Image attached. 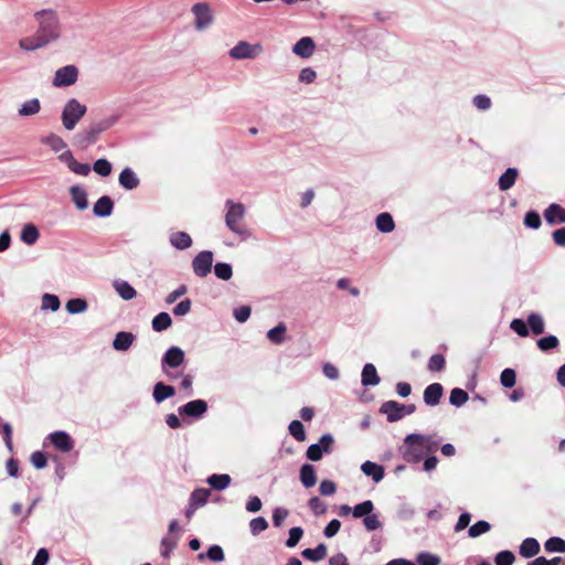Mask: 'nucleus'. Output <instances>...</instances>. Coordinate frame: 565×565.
Wrapping results in <instances>:
<instances>
[{
	"instance_id": "obj_64",
	"label": "nucleus",
	"mask_w": 565,
	"mask_h": 565,
	"mask_svg": "<svg viewBox=\"0 0 565 565\" xmlns=\"http://www.w3.org/2000/svg\"><path fill=\"white\" fill-rule=\"evenodd\" d=\"M308 505L309 508L311 509V511L316 514V515H321V514H324L326 511H327V505L324 504V502L318 498V497H313L311 498L309 501H308Z\"/></svg>"
},
{
	"instance_id": "obj_63",
	"label": "nucleus",
	"mask_w": 565,
	"mask_h": 565,
	"mask_svg": "<svg viewBox=\"0 0 565 565\" xmlns=\"http://www.w3.org/2000/svg\"><path fill=\"white\" fill-rule=\"evenodd\" d=\"M363 525L367 531H375L382 527V522L377 514L371 512L363 519Z\"/></svg>"
},
{
	"instance_id": "obj_1",
	"label": "nucleus",
	"mask_w": 565,
	"mask_h": 565,
	"mask_svg": "<svg viewBox=\"0 0 565 565\" xmlns=\"http://www.w3.org/2000/svg\"><path fill=\"white\" fill-rule=\"evenodd\" d=\"M38 23L36 34L46 44L57 41L61 36V23L56 11L43 9L34 13Z\"/></svg>"
},
{
	"instance_id": "obj_10",
	"label": "nucleus",
	"mask_w": 565,
	"mask_h": 565,
	"mask_svg": "<svg viewBox=\"0 0 565 565\" xmlns=\"http://www.w3.org/2000/svg\"><path fill=\"white\" fill-rule=\"evenodd\" d=\"M209 409L206 401L198 398L192 399L178 408V414L181 417H189L193 419L202 418Z\"/></svg>"
},
{
	"instance_id": "obj_61",
	"label": "nucleus",
	"mask_w": 565,
	"mask_h": 565,
	"mask_svg": "<svg viewBox=\"0 0 565 565\" xmlns=\"http://www.w3.org/2000/svg\"><path fill=\"white\" fill-rule=\"evenodd\" d=\"M515 556L511 551H501L494 557L495 565H512Z\"/></svg>"
},
{
	"instance_id": "obj_9",
	"label": "nucleus",
	"mask_w": 565,
	"mask_h": 565,
	"mask_svg": "<svg viewBox=\"0 0 565 565\" xmlns=\"http://www.w3.org/2000/svg\"><path fill=\"white\" fill-rule=\"evenodd\" d=\"M194 14V25L198 31L207 29L213 23V14L207 2H199L192 7Z\"/></svg>"
},
{
	"instance_id": "obj_60",
	"label": "nucleus",
	"mask_w": 565,
	"mask_h": 565,
	"mask_svg": "<svg viewBox=\"0 0 565 565\" xmlns=\"http://www.w3.org/2000/svg\"><path fill=\"white\" fill-rule=\"evenodd\" d=\"M303 535V530L300 526H295L289 530V536L286 541L287 547H295Z\"/></svg>"
},
{
	"instance_id": "obj_48",
	"label": "nucleus",
	"mask_w": 565,
	"mask_h": 565,
	"mask_svg": "<svg viewBox=\"0 0 565 565\" xmlns=\"http://www.w3.org/2000/svg\"><path fill=\"white\" fill-rule=\"evenodd\" d=\"M374 510V504L371 500H365L353 507L352 515L355 519L365 518Z\"/></svg>"
},
{
	"instance_id": "obj_52",
	"label": "nucleus",
	"mask_w": 565,
	"mask_h": 565,
	"mask_svg": "<svg viewBox=\"0 0 565 565\" xmlns=\"http://www.w3.org/2000/svg\"><path fill=\"white\" fill-rule=\"evenodd\" d=\"M500 383L505 388H511L516 383V373L513 369L507 367L500 374Z\"/></svg>"
},
{
	"instance_id": "obj_54",
	"label": "nucleus",
	"mask_w": 565,
	"mask_h": 565,
	"mask_svg": "<svg viewBox=\"0 0 565 565\" xmlns=\"http://www.w3.org/2000/svg\"><path fill=\"white\" fill-rule=\"evenodd\" d=\"M268 527V522L263 516H257L250 520L249 522V531L250 533L256 536L264 532Z\"/></svg>"
},
{
	"instance_id": "obj_14",
	"label": "nucleus",
	"mask_w": 565,
	"mask_h": 565,
	"mask_svg": "<svg viewBox=\"0 0 565 565\" xmlns=\"http://www.w3.org/2000/svg\"><path fill=\"white\" fill-rule=\"evenodd\" d=\"M380 412L386 415V419L390 423L397 422L405 416L403 404L396 401L384 402L380 408Z\"/></svg>"
},
{
	"instance_id": "obj_49",
	"label": "nucleus",
	"mask_w": 565,
	"mask_h": 565,
	"mask_svg": "<svg viewBox=\"0 0 565 565\" xmlns=\"http://www.w3.org/2000/svg\"><path fill=\"white\" fill-rule=\"evenodd\" d=\"M490 530L491 524L488 521L480 520L469 527L468 535L471 539H476L482 534L488 533Z\"/></svg>"
},
{
	"instance_id": "obj_38",
	"label": "nucleus",
	"mask_w": 565,
	"mask_h": 565,
	"mask_svg": "<svg viewBox=\"0 0 565 565\" xmlns=\"http://www.w3.org/2000/svg\"><path fill=\"white\" fill-rule=\"evenodd\" d=\"M39 236H40V233H39V230L38 227L32 224V223H28L23 226L22 231H21V234H20V238L21 241L26 244V245H33L36 243V241L39 239Z\"/></svg>"
},
{
	"instance_id": "obj_57",
	"label": "nucleus",
	"mask_w": 565,
	"mask_h": 565,
	"mask_svg": "<svg viewBox=\"0 0 565 565\" xmlns=\"http://www.w3.org/2000/svg\"><path fill=\"white\" fill-rule=\"evenodd\" d=\"M559 341L555 335L543 337L537 340V347L541 351L546 352L548 350L555 349L558 345Z\"/></svg>"
},
{
	"instance_id": "obj_34",
	"label": "nucleus",
	"mask_w": 565,
	"mask_h": 565,
	"mask_svg": "<svg viewBox=\"0 0 565 565\" xmlns=\"http://www.w3.org/2000/svg\"><path fill=\"white\" fill-rule=\"evenodd\" d=\"M232 478L227 473H214L207 477V484L217 491L225 490L231 484Z\"/></svg>"
},
{
	"instance_id": "obj_55",
	"label": "nucleus",
	"mask_w": 565,
	"mask_h": 565,
	"mask_svg": "<svg viewBox=\"0 0 565 565\" xmlns=\"http://www.w3.org/2000/svg\"><path fill=\"white\" fill-rule=\"evenodd\" d=\"M446 360L443 354H434L430 356L427 369L430 372H440L445 369Z\"/></svg>"
},
{
	"instance_id": "obj_56",
	"label": "nucleus",
	"mask_w": 565,
	"mask_h": 565,
	"mask_svg": "<svg viewBox=\"0 0 565 565\" xmlns=\"http://www.w3.org/2000/svg\"><path fill=\"white\" fill-rule=\"evenodd\" d=\"M510 328L522 338L529 337L530 331L527 327V321L525 322L522 319L515 318L511 321Z\"/></svg>"
},
{
	"instance_id": "obj_32",
	"label": "nucleus",
	"mask_w": 565,
	"mask_h": 565,
	"mask_svg": "<svg viewBox=\"0 0 565 565\" xmlns=\"http://www.w3.org/2000/svg\"><path fill=\"white\" fill-rule=\"evenodd\" d=\"M41 142L47 146L52 151L56 153L67 148V143L65 142V140L54 132H51L42 137Z\"/></svg>"
},
{
	"instance_id": "obj_3",
	"label": "nucleus",
	"mask_w": 565,
	"mask_h": 565,
	"mask_svg": "<svg viewBox=\"0 0 565 565\" xmlns=\"http://www.w3.org/2000/svg\"><path fill=\"white\" fill-rule=\"evenodd\" d=\"M224 222L226 227L235 235L243 238L249 237V231L244 225L246 215V206L241 202H235L232 199L225 201Z\"/></svg>"
},
{
	"instance_id": "obj_43",
	"label": "nucleus",
	"mask_w": 565,
	"mask_h": 565,
	"mask_svg": "<svg viewBox=\"0 0 565 565\" xmlns=\"http://www.w3.org/2000/svg\"><path fill=\"white\" fill-rule=\"evenodd\" d=\"M179 542L178 536L167 535L160 542V553L163 558H169Z\"/></svg>"
},
{
	"instance_id": "obj_33",
	"label": "nucleus",
	"mask_w": 565,
	"mask_h": 565,
	"mask_svg": "<svg viewBox=\"0 0 565 565\" xmlns=\"http://www.w3.org/2000/svg\"><path fill=\"white\" fill-rule=\"evenodd\" d=\"M519 552L522 557L531 558L539 554L540 543L534 537H527L521 543Z\"/></svg>"
},
{
	"instance_id": "obj_53",
	"label": "nucleus",
	"mask_w": 565,
	"mask_h": 565,
	"mask_svg": "<svg viewBox=\"0 0 565 565\" xmlns=\"http://www.w3.org/2000/svg\"><path fill=\"white\" fill-rule=\"evenodd\" d=\"M111 163L104 158L97 159L93 164V170L100 177H108L111 173Z\"/></svg>"
},
{
	"instance_id": "obj_30",
	"label": "nucleus",
	"mask_w": 565,
	"mask_h": 565,
	"mask_svg": "<svg viewBox=\"0 0 565 565\" xmlns=\"http://www.w3.org/2000/svg\"><path fill=\"white\" fill-rule=\"evenodd\" d=\"M519 175V170L516 168H508L498 180V186L501 191L510 190Z\"/></svg>"
},
{
	"instance_id": "obj_35",
	"label": "nucleus",
	"mask_w": 565,
	"mask_h": 565,
	"mask_svg": "<svg viewBox=\"0 0 565 565\" xmlns=\"http://www.w3.org/2000/svg\"><path fill=\"white\" fill-rule=\"evenodd\" d=\"M375 225L377 231L384 234L392 233L395 228V222L393 220V216L387 212L380 213L376 216Z\"/></svg>"
},
{
	"instance_id": "obj_21",
	"label": "nucleus",
	"mask_w": 565,
	"mask_h": 565,
	"mask_svg": "<svg viewBox=\"0 0 565 565\" xmlns=\"http://www.w3.org/2000/svg\"><path fill=\"white\" fill-rule=\"evenodd\" d=\"M114 210V202L108 195L99 198L93 206V213L98 217H108Z\"/></svg>"
},
{
	"instance_id": "obj_46",
	"label": "nucleus",
	"mask_w": 565,
	"mask_h": 565,
	"mask_svg": "<svg viewBox=\"0 0 565 565\" xmlns=\"http://www.w3.org/2000/svg\"><path fill=\"white\" fill-rule=\"evenodd\" d=\"M544 548L548 553H565V540L553 536L545 541Z\"/></svg>"
},
{
	"instance_id": "obj_26",
	"label": "nucleus",
	"mask_w": 565,
	"mask_h": 565,
	"mask_svg": "<svg viewBox=\"0 0 565 565\" xmlns=\"http://www.w3.org/2000/svg\"><path fill=\"white\" fill-rule=\"evenodd\" d=\"M41 110V102L39 98L34 97V98H30V99H26L25 102H23L19 109H18V115L20 117H31V116H35L40 113Z\"/></svg>"
},
{
	"instance_id": "obj_58",
	"label": "nucleus",
	"mask_w": 565,
	"mask_h": 565,
	"mask_svg": "<svg viewBox=\"0 0 565 565\" xmlns=\"http://www.w3.org/2000/svg\"><path fill=\"white\" fill-rule=\"evenodd\" d=\"M416 561L419 565H439L440 564V557L428 553V552H422L417 555Z\"/></svg>"
},
{
	"instance_id": "obj_23",
	"label": "nucleus",
	"mask_w": 565,
	"mask_h": 565,
	"mask_svg": "<svg viewBox=\"0 0 565 565\" xmlns=\"http://www.w3.org/2000/svg\"><path fill=\"white\" fill-rule=\"evenodd\" d=\"M361 470L365 476L371 477L375 483H379L384 478V468L376 462L366 460L362 463Z\"/></svg>"
},
{
	"instance_id": "obj_8",
	"label": "nucleus",
	"mask_w": 565,
	"mask_h": 565,
	"mask_svg": "<svg viewBox=\"0 0 565 565\" xmlns=\"http://www.w3.org/2000/svg\"><path fill=\"white\" fill-rule=\"evenodd\" d=\"M334 443V438L331 434H323L319 441L308 447L306 456L311 461H318L324 454L331 451V446Z\"/></svg>"
},
{
	"instance_id": "obj_29",
	"label": "nucleus",
	"mask_w": 565,
	"mask_h": 565,
	"mask_svg": "<svg viewBox=\"0 0 565 565\" xmlns=\"http://www.w3.org/2000/svg\"><path fill=\"white\" fill-rule=\"evenodd\" d=\"M70 194L73 203L79 211L87 209V193L84 188H82L81 185H72L70 188Z\"/></svg>"
},
{
	"instance_id": "obj_62",
	"label": "nucleus",
	"mask_w": 565,
	"mask_h": 565,
	"mask_svg": "<svg viewBox=\"0 0 565 565\" xmlns=\"http://www.w3.org/2000/svg\"><path fill=\"white\" fill-rule=\"evenodd\" d=\"M541 224H542L541 216L537 212L530 211L525 214V216H524V225L525 226L533 228V230H537L541 226Z\"/></svg>"
},
{
	"instance_id": "obj_37",
	"label": "nucleus",
	"mask_w": 565,
	"mask_h": 565,
	"mask_svg": "<svg viewBox=\"0 0 565 565\" xmlns=\"http://www.w3.org/2000/svg\"><path fill=\"white\" fill-rule=\"evenodd\" d=\"M301 555L310 562H320L327 556V546L320 543L315 548H305Z\"/></svg>"
},
{
	"instance_id": "obj_41",
	"label": "nucleus",
	"mask_w": 565,
	"mask_h": 565,
	"mask_svg": "<svg viewBox=\"0 0 565 565\" xmlns=\"http://www.w3.org/2000/svg\"><path fill=\"white\" fill-rule=\"evenodd\" d=\"M287 327L280 322L276 327L267 331V339L274 344H281L285 341Z\"/></svg>"
},
{
	"instance_id": "obj_39",
	"label": "nucleus",
	"mask_w": 565,
	"mask_h": 565,
	"mask_svg": "<svg viewBox=\"0 0 565 565\" xmlns=\"http://www.w3.org/2000/svg\"><path fill=\"white\" fill-rule=\"evenodd\" d=\"M172 319L168 312H160L151 321V327L156 332H162L170 328Z\"/></svg>"
},
{
	"instance_id": "obj_24",
	"label": "nucleus",
	"mask_w": 565,
	"mask_h": 565,
	"mask_svg": "<svg viewBox=\"0 0 565 565\" xmlns=\"http://www.w3.org/2000/svg\"><path fill=\"white\" fill-rule=\"evenodd\" d=\"M113 287L122 300H131L137 296L136 289L126 280L116 279L113 281Z\"/></svg>"
},
{
	"instance_id": "obj_19",
	"label": "nucleus",
	"mask_w": 565,
	"mask_h": 565,
	"mask_svg": "<svg viewBox=\"0 0 565 565\" xmlns=\"http://www.w3.org/2000/svg\"><path fill=\"white\" fill-rule=\"evenodd\" d=\"M136 339V335L128 331H119L115 334V338L113 340V348L116 351L125 352L130 349L134 341Z\"/></svg>"
},
{
	"instance_id": "obj_7",
	"label": "nucleus",
	"mask_w": 565,
	"mask_h": 565,
	"mask_svg": "<svg viewBox=\"0 0 565 565\" xmlns=\"http://www.w3.org/2000/svg\"><path fill=\"white\" fill-rule=\"evenodd\" d=\"M214 254L212 250H201L192 259L193 274L199 278H205L213 268Z\"/></svg>"
},
{
	"instance_id": "obj_36",
	"label": "nucleus",
	"mask_w": 565,
	"mask_h": 565,
	"mask_svg": "<svg viewBox=\"0 0 565 565\" xmlns=\"http://www.w3.org/2000/svg\"><path fill=\"white\" fill-rule=\"evenodd\" d=\"M211 495V491L206 488L195 489L190 495V505L193 509L203 507Z\"/></svg>"
},
{
	"instance_id": "obj_5",
	"label": "nucleus",
	"mask_w": 565,
	"mask_h": 565,
	"mask_svg": "<svg viewBox=\"0 0 565 565\" xmlns=\"http://www.w3.org/2000/svg\"><path fill=\"white\" fill-rule=\"evenodd\" d=\"M185 354L184 351L179 347H170L161 358V369L166 373V375L174 380L177 375H173L167 371V367L175 369L181 366L184 363Z\"/></svg>"
},
{
	"instance_id": "obj_59",
	"label": "nucleus",
	"mask_w": 565,
	"mask_h": 565,
	"mask_svg": "<svg viewBox=\"0 0 565 565\" xmlns=\"http://www.w3.org/2000/svg\"><path fill=\"white\" fill-rule=\"evenodd\" d=\"M472 105L478 110L486 111V110H489L491 108L492 102H491L489 96L483 95V94H479V95H476L473 97Z\"/></svg>"
},
{
	"instance_id": "obj_42",
	"label": "nucleus",
	"mask_w": 565,
	"mask_h": 565,
	"mask_svg": "<svg viewBox=\"0 0 565 565\" xmlns=\"http://www.w3.org/2000/svg\"><path fill=\"white\" fill-rule=\"evenodd\" d=\"M19 46L24 51L32 52L46 46V44L35 33L33 36L20 40Z\"/></svg>"
},
{
	"instance_id": "obj_25",
	"label": "nucleus",
	"mask_w": 565,
	"mask_h": 565,
	"mask_svg": "<svg viewBox=\"0 0 565 565\" xmlns=\"http://www.w3.org/2000/svg\"><path fill=\"white\" fill-rule=\"evenodd\" d=\"M381 379L376 367L372 363H366L362 369L361 383L363 386H375L380 384Z\"/></svg>"
},
{
	"instance_id": "obj_12",
	"label": "nucleus",
	"mask_w": 565,
	"mask_h": 565,
	"mask_svg": "<svg viewBox=\"0 0 565 565\" xmlns=\"http://www.w3.org/2000/svg\"><path fill=\"white\" fill-rule=\"evenodd\" d=\"M46 439L50 440L56 450L64 454L72 451L75 446V441L71 435L64 430L51 433L47 435Z\"/></svg>"
},
{
	"instance_id": "obj_20",
	"label": "nucleus",
	"mask_w": 565,
	"mask_h": 565,
	"mask_svg": "<svg viewBox=\"0 0 565 565\" xmlns=\"http://www.w3.org/2000/svg\"><path fill=\"white\" fill-rule=\"evenodd\" d=\"M170 244L178 250H185L193 244V239L186 232H173L169 236Z\"/></svg>"
},
{
	"instance_id": "obj_17",
	"label": "nucleus",
	"mask_w": 565,
	"mask_h": 565,
	"mask_svg": "<svg viewBox=\"0 0 565 565\" xmlns=\"http://www.w3.org/2000/svg\"><path fill=\"white\" fill-rule=\"evenodd\" d=\"M444 393V387L440 383H431L425 390L423 394L424 403L427 406H437L440 403V398Z\"/></svg>"
},
{
	"instance_id": "obj_28",
	"label": "nucleus",
	"mask_w": 565,
	"mask_h": 565,
	"mask_svg": "<svg viewBox=\"0 0 565 565\" xmlns=\"http://www.w3.org/2000/svg\"><path fill=\"white\" fill-rule=\"evenodd\" d=\"M299 478L305 488H312L317 483V475L315 467L310 463L302 465L300 467Z\"/></svg>"
},
{
	"instance_id": "obj_6",
	"label": "nucleus",
	"mask_w": 565,
	"mask_h": 565,
	"mask_svg": "<svg viewBox=\"0 0 565 565\" xmlns=\"http://www.w3.org/2000/svg\"><path fill=\"white\" fill-rule=\"evenodd\" d=\"M263 45L260 43L252 44L246 41H239L235 46H233L228 55L233 60H253L259 56L263 53Z\"/></svg>"
},
{
	"instance_id": "obj_22",
	"label": "nucleus",
	"mask_w": 565,
	"mask_h": 565,
	"mask_svg": "<svg viewBox=\"0 0 565 565\" xmlns=\"http://www.w3.org/2000/svg\"><path fill=\"white\" fill-rule=\"evenodd\" d=\"M175 395V388L163 382H158L153 386L152 397L157 404L162 403L167 398Z\"/></svg>"
},
{
	"instance_id": "obj_50",
	"label": "nucleus",
	"mask_w": 565,
	"mask_h": 565,
	"mask_svg": "<svg viewBox=\"0 0 565 565\" xmlns=\"http://www.w3.org/2000/svg\"><path fill=\"white\" fill-rule=\"evenodd\" d=\"M469 396L468 393L459 387L452 388L449 396V403L456 407L462 406Z\"/></svg>"
},
{
	"instance_id": "obj_27",
	"label": "nucleus",
	"mask_w": 565,
	"mask_h": 565,
	"mask_svg": "<svg viewBox=\"0 0 565 565\" xmlns=\"http://www.w3.org/2000/svg\"><path fill=\"white\" fill-rule=\"evenodd\" d=\"M544 217L548 224L565 223V210L553 203L545 210Z\"/></svg>"
},
{
	"instance_id": "obj_18",
	"label": "nucleus",
	"mask_w": 565,
	"mask_h": 565,
	"mask_svg": "<svg viewBox=\"0 0 565 565\" xmlns=\"http://www.w3.org/2000/svg\"><path fill=\"white\" fill-rule=\"evenodd\" d=\"M118 182L121 188L131 191L139 186L140 179L131 168L127 167L119 173Z\"/></svg>"
},
{
	"instance_id": "obj_45",
	"label": "nucleus",
	"mask_w": 565,
	"mask_h": 565,
	"mask_svg": "<svg viewBox=\"0 0 565 565\" xmlns=\"http://www.w3.org/2000/svg\"><path fill=\"white\" fill-rule=\"evenodd\" d=\"M215 276L221 280H230L233 276V268L231 264L218 262L213 266Z\"/></svg>"
},
{
	"instance_id": "obj_51",
	"label": "nucleus",
	"mask_w": 565,
	"mask_h": 565,
	"mask_svg": "<svg viewBox=\"0 0 565 565\" xmlns=\"http://www.w3.org/2000/svg\"><path fill=\"white\" fill-rule=\"evenodd\" d=\"M289 434L297 440V441H305L306 440V430L303 427V424L295 419L290 422L288 426Z\"/></svg>"
},
{
	"instance_id": "obj_40",
	"label": "nucleus",
	"mask_w": 565,
	"mask_h": 565,
	"mask_svg": "<svg viewBox=\"0 0 565 565\" xmlns=\"http://www.w3.org/2000/svg\"><path fill=\"white\" fill-rule=\"evenodd\" d=\"M527 327L535 334H542L545 329V322L540 313L532 312L527 316Z\"/></svg>"
},
{
	"instance_id": "obj_16",
	"label": "nucleus",
	"mask_w": 565,
	"mask_h": 565,
	"mask_svg": "<svg viewBox=\"0 0 565 565\" xmlns=\"http://www.w3.org/2000/svg\"><path fill=\"white\" fill-rule=\"evenodd\" d=\"M291 51L301 58H309L316 51V43L312 38L303 36L294 44Z\"/></svg>"
},
{
	"instance_id": "obj_13",
	"label": "nucleus",
	"mask_w": 565,
	"mask_h": 565,
	"mask_svg": "<svg viewBox=\"0 0 565 565\" xmlns=\"http://www.w3.org/2000/svg\"><path fill=\"white\" fill-rule=\"evenodd\" d=\"M402 456L407 462L416 463L424 455L418 440L407 441V436L404 438L403 447L401 448Z\"/></svg>"
},
{
	"instance_id": "obj_2",
	"label": "nucleus",
	"mask_w": 565,
	"mask_h": 565,
	"mask_svg": "<svg viewBox=\"0 0 565 565\" xmlns=\"http://www.w3.org/2000/svg\"><path fill=\"white\" fill-rule=\"evenodd\" d=\"M118 120L119 115H110L93 121L84 130L78 131L74 136L75 143L83 149L95 145L99 136L114 127Z\"/></svg>"
},
{
	"instance_id": "obj_47",
	"label": "nucleus",
	"mask_w": 565,
	"mask_h": 565,
	"mask_svg": "<svg viewBox=\"0 0 565 565\" xmlns=\"http://www.w3.org/2000/svg\"><path fill=\"white\" fill-rule=\"evenodd\" d=\"M61 307L60 298L53 294H44L42 296L41 309L42 310H51L53 312L57 311Z\"/></svg>"
},
{
	"instance_id": "obj_31",
	"label": "nucleus",
	"mask_w": 565,
	"mask_h": 565,
	"mask_svg": "<svg viewBox=\"0 0 565 565\" xmlns=\"http://www.w3.org/2000/svg\"><path fill=\"white\" fill-rule=\"evenodd\" d=\"M196 557L200 562L210 559L214 563H221L225 559V554L222 546L214 544L211 545L205 553H199Z\"/></svg>"
},
{
	"instance_id": "obj_44",
	"label": "nucleus",
	"mask_w": 565,
	"mask_h": 565,
	"mask_svg": "<svg viewBox=\"0 0 565 565\" xmlns=\"http://www.w3.org/2000/svg\"><path fill=\"white\" fill-rule=\"evenodd\" d=\"M65 308L70 315H78L87 310L88 303L83 298H72L66 302Z\"/></svg>"
},
{
	"instance_id": "obj_11",
	"label": "nucleus",
	"mask_w": 565,
	"mask_h": 565,
	"mask_svg": "<svg viewBox=\"0 0 565 565\" xmlns=\"http://www.w3.org/2000/svg\"><path fill=\"white\" fill-rule=\"evenodd\" d=\"M78 70L75 65H66L56 70L52 85L54 87H67L76 83Z\"/></svg>"
},
{
	"instance_id": "obj_4",
	"label": "nucleus",
	"mask_w": 565,
	"mask_h": 565,
	"mask_svg": "<svg viewBox=\"0 0 565 565\" xmlns=\"http://www.w3.org/2000/svg\"><path fill=\"white\" fill-rule=\"evenodd\" d=\"M86 113V105L82 104L77 98L67 99L61 111L63 128L67 131L74 130Z\"/></svg>"
},
{
	"instance_id": "obj_15",
	"label": "nucleus",
	"mask_w": 565,
	"mask_h": 565,
	"mask_svg": "<svg viewBox=\"0 0 565 565\" xmlns=\"http://www.w3.org/2000/svg\"><path fill=\"white\" fill-rule=\"evenodd\" d=\"M418 440L424 452H435L439 447V439L437 435H423V434H409L407 435V441Z\"/></svg>"
}]
</instances>
